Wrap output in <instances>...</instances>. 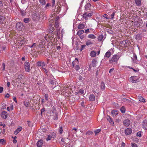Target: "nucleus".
<instances>
[{"instance_id": "f257e3e1", "label": "nucleus", "mask_w": 147, "mask_h": 147, "mask_svg": "<svg viewBox=\"0 0 147 147\" xmlns=\"http://www.w3.org/2000/svg\"><path fill=\"white\" fill-rule=\"evenodd\" d=\"M120 57V55L117 54H115L113 55L111 58L109 59L110 63L114 64H117L118 61Z\"/></svg>"}, {"instance_id": "f03ea898", "label": "nucleus", "mask_w": 147, "mask_h": 147, "mask_svg": "<svg viewBox=\"0 0 147 147\" xmlns=\"http://www.w3.org/2000/svg\"><path fill=\"white\" fill-rule=\"evenodd\" d=\"M32 18L34 20H38L40 18V13L39 11H35L32 15Z\"/></svg>"}, {"instance_id": "7ed1b4c3", "label": "nucleus", "mask_w": 147, "mask_h": 147, "mask_svg": "<svg viewBox=\"0 0 147 147\" xmlns=\"http://www.w3.org/2000/svg\"><path fill=\"white\" fill-rule=\"evenodd\" d=\"M57 35V32H56L55 34H54L53 33H49V34H47V35L45 36L44 37V38H45L46 40H47V37H48L49 39H52V38H56Z\"/></svg>"}, {"instance_id": "20e7f679", "label": "nucleus", "mask_w": 147, "mask_h": 147, "mask_svg": "<svg viewBox=\"0 0 147 147\" xmlns=\"http://www.w3.org/2000/svg\"><path fill=\"white\" fill-rule=\"evenodd\" d=\"M16 27L17 29L19 30H22L24 28V26L22 23L20 22L17 23Z\"/></svg>"}, {"instance_id": "39448f33", "label": "nucleus", "mask_w": 147, "mask_h": 147, "mask_svg": "<svg viewBox=\"0 0 147 147\" xmlns=\"http://www.w3.org/2000/svg\"><path fill=\"white\" fill-rule=\"evenodd\" d=\"M24 67L25 71L28 72H29L30 71V63L28 62H25L24 63Z\"/></svg>"}, {"instance_id": "423d86ee", "label": "nucleus", "mask_w": 147, "mask_h": 147, "mask_svg": "<svg viewBox=\"0 0 147 147\" xmlns=\"http://www.w3.org/2000/svg\"><path fill=\"white\" fill-rule=\"evenodd\" d=\"M139 80V78L136 76H133L130 77L129 79V82L133 83H136Z\"/></svg>"}, {"instance_id": "0eeeda50", "label": "nucleus", "mask_w": 147, "mask_h": 147, "mask_svg": "<svg viewBox=\"0 0 147 147\" xmlns=\"http://www.w3.org/2000/svg\"><path fill=\"white\" fill-rule=\"evenodd\" d=\"M93 13V12L92 11H91L88 14L87 13L85 12L83 15V17L85 20H87L90 17L92 16Z\"/></svg>"}, {"instance_id": "6e6552de", "label": "nucleus", "mask_w": 147, "mask_h": 147, "mask_svg": "<svg viewBox=\"0 0 147 147\" xmlns=\"http://www.w3.org/2000/svg\"><path fill=\"white\" fill-rule=\"evenodd\" d=\"M26 41L25 39L18 40L17 42V44L18 47H21Z\"/></svg>"}, {"instance_id": "1a4fd4ad", "label": "nucleus", "mask_w": 147, "mask_h": 147, "mask_svg": "<svg viewBox=\"0 0 147 147\" xmlns=\"http://www.w3.org/2000/svg\"><path fill=\"white\" fill-rule=\"evenodd\" d=\"M123 123L125 126L128 127L130 125L131 121L129 119H126L124 120Z\"/></svg>"}, {"instance_id": "9d476101", "label": "nucleus", "mask_w": 147, "mask_h": 147, "mask_svg": "<svg viewBox=\"0 0 147 147\" xmlns=\"http://www.w3.org/2000/svg\"><path fill=\"white\" fill-rule=\"evenodd\" d=\"M107 120L109 122L112 126H114V122L110 116L107 115Z\"/></svg>"}, {"instance_id": "9b49d317", "label": "nucleus", "mask_w": 147, "mask_h": 147, "mask_svg": "<svg viewBox=\"0 0 147 147\" xmlns=\"http://www.w3.org/2000/svg\"><path fill=\"white\" fill-rule=\"evenodd\" d=\"M7 112L4 111L1 113V116L3 118L6 119L7 117Z\"/></svg>"}, {"instance_id": "f8f14e48", "label": "nucleus", "mask_w": 147, "mask_h": 147, "mask_svg": "<svg viewBox=\"0 0 147 147\" xmlns=\"http://www.w3.org/2000/svg\"><path fill=\"white\" fill-rule=\"evenodd\" d=\"M132 132V129L130 128H127L125 130V132L126 135H129Z\"/></svg>"}, {"instance_id": "ddd939ff", "label": "nucleus", "mask_w": 147, "mask_h": 147, "mask_svg": "<svg viewBox=\"0 0 147 147\" xmlns=\"http://www.w3.org/2000/svg\"><path fill=\"white\" fill-rule=\"evenodd\" d=\"M111 55V52L109 51H108L105 54L104 56V58H107V59L109 58L110 56Z\"/></svg>"}, {"instance_id": "4468645a", "label": "nucleus", "mask_w": 147, "mask_h": 147, "mask_svg": "<svg viewBox=\"0 0 147 147\" xmlns=\"http://www.w3.org/2000/svg\"><path fill=\"white\" fill-rule=\"evenodd\" d=\"M128 42H129V41L126 40L122 41L121 44H123V47H126L127 46V43Z\"/></svg>"}, {"instance_id": "2eb2a0df", "label": "nucleus", "mask_w": 147, "mask_h": 147, "mask_svg": "<svg viewBox=\"0 0 147 147\" xmlns=\"http://www.w3.org/2000/svg\"><path fill=\"white\" fill-rule=\"evenodd\" d=\"M78 59L77 58H75V60L73 61L72 63V65H73V67H75L76 65H78Z\"/></svg>"}, {"instance_id": "dca6fc26", "label": "nucleus", "mask_w": 147, "mask_h": 147, "mask_svg": "<svg viewBox=\"0 0 147 147\" xmlns=\"http://www.w3.org/2000/svg\"><path fill=\"white\" fill-rule=\"evenodd\" d=\"M99 87L98 86H96L94 88L93 92L94 93H99Z\"/></svg>"}, {"instance_id": "f3484780", "label": "nucleus", "mask_w": 147, "mask_h": 147, "mask_svg": "<svg viewBox=\"0 0 147 147\" xmlns=\"http://www.w3.org/2000/svg\"><path fill=\"white\" fill-rule=\"evenodd\" d=\"M43 141L41 140H40L38 141L36 143L37 146L38 147H41L43 144Z\"/></svg>"}, {"instance_id": "a211bd4d", "label": "nucleus", "mask_w": 147, "mask_h": 147, "mask_svg": "<svg viewBox=\"0 0 147 147\" xmlns=\"http://www.w3.org/2000/svg\"><path fill=\"white\" fill-rule=\"evenodd\" d=\"M22 129V128L21 127H19L15 131L14 134L15 135H17L20 131Z\"/></svg>"}, {"instance_id": "6ab92c4d", "label": "nucleus", "mask_w": 147, "mask_h": 147, "mask_svg": "<svg viewBox=\"0 0 147 147\" xmlns=\"http://www.w3.org/2000/svg\"><path fill=\"white\" fill-rule=\"evenodd\" d=\"M118 114V111L116 110H113L111 111V114L113 116H116Z\"/></svg>"}, {"instance_id": "aec40b11", "label": "nucleus", "mask_w": 147, "mask_h": 147, "mask_svg": "<svg viewBox=\"0 0 147 147\" xmlns=\"http://www.w3.org/2000/svg\"><path fill=\"white\" fill-rule=\"evenodd\" d=\"M90 6L91 5L90 3H87L85 6V10H90Z\"/></svg>"}, {"instance_id": "412c9836", "label": "nucleus", "mask_w": 147, "mask_h": 147, "mask_svg": "<svg viewBox=\"0 0 147 147\" xmlns=\"http://www.w3.org/2000/svg\"><path fill=\"white\" fill-rule=\"evenodd\" d=\"M95 97L94 96L93 94H90L89 96V100L90 101H94L95 100Z\"/></svg>"}, {"instance_id": "4be33fe9", "label": "nucleus", "mask_w": 147, "mask_h": 147, "mask_svg": "<svg viewBox=\"0 0 147 147\" xmlns=\"http://www.w3.org/2000/svg\"><path fill=\"white\" fill-rule=\"evenodd\" d=\"M90 55L91 57H94L96 55V52L94 51H92L90 53Z\"/></svg>"}, {"instance_id": "5701e85b", "label": "nucleus", "mask_w": 147, "mask_h": 147, "mask_svg": "<svg viewBox=\"0 0 147 147\" xmlns=\"http://www.w3.org/2000/svg\"><path fill=\"white\" fill-rule=\"evenodd\" d=\"M97 63V61L96 60V59H94L92 60V65L93 67H95L96 66V64Z\"/></svg>"}, {"instance_id": "b1692460", "label": "nucleus", "mask_w": 147, "mask_h": 147, "mask_svg": "<svg viewBox=\"0 0 147 147\" xmlns=\"http://www.w3.org/2000/svg\"><path fill=\"white\" fill-rule=\"evenodd\" d=\"M85 26L84 24H81L78 26V28L79 29H83Z\"/></svg>"}, {"instance_id": "393cba45", "label": "nucleus", "mask_w": 147, "mask_h": 147, "mask_svg": "<svg viewBox=\"0 0 147 147\" xmlns=\"http://www.w3.org/2000/svg\"><path fill=\"white\" fill-rule=\"evenodd\" d=\"M133 23L134 24V26L136 27V28L139 27L140 26V24L137 21L134 22Z\"/></svg>"}, {"instance_id": "a878e982", "label": "nucleus", "mask_w": 147, "mask_h": 147, "mask_svg": "<svg viewBox=\"0 0 147 147\" xmlns=\"http://www.w3.org/2000/svg\"><path fill=\"white\" fill-rule=\"evenodd\" d=\"M142 36L139 34H137L136 35V39L138 40H140L142 38Z\"/></svg>"}, {"instance_id": "bb28decb", "label": "nucleus", "mask_w": 147, "mask_h": 147, "mask_svg": "<svg viewBox=\"0 0 147 147\" xmlns=\"http://www.w3.org/2000/svg\"><path fill=\"white\" fill-rule=\"evenodd\" d=\"M133 57L132 58L134 62H136L137 60V57L136 54L135 53H133Z\"/></svg>"}, {"instance_id": "cd10ccee", "label": "nucleus", "mask_w": 147, "mask_h": 147, "mask_svg": "<svg viewBox=\"0 0 147 147\" xmlns=\"http://www.w3.org/2000/svg\"><path fill=\"white\" fill-rule=\"evenodd\" d=\"M89 38L94 39L96 38V36L93 34H90L88 35V36Z\"/></svg>"}, {"instance_id": "c85d7f7f", "label": "nucleus", "mask_w": 147, "mask_h": 147, "mask_svg": "<svg viewBox=\"0 0 147 147\" xmlns=\"http://www.w3.org/2000/svg\"><path fill=\"white\" fill-rule=\"evenodd\" d=\"M135 3L137 6H139L141 5V0H135Z\"/></svg>"}, {"instance_id": "c756f323", "label": "nucleus", "mask_w": 147, "mask_h": 147, "mask_svg": "<svg viewBox=\"0 0 147 147\" xmlns=\"http://www.w3.org/2000/svg\"><path fill=\"white\" fill-rule=\"evenodd\" d=\"M51 84L53 85H54L53 86V88H55L56 86V83H57L56 80H51Z\"/></svg>"}, {"instance_id": "7c9ffc66", "label": "nucleus", "mask_w": 147, "mask_h": 147, "mask_svg": "<svg viewBox=\"0 0 147 147\" xmlns=\"http://www.w3.org/2000/svg\"><path fill=\"white\" fill-rule=\"evenodd\" d=\"M100 88L101 89L104 90L105 88V86L104 83L103 82H102L100 84Z\"/></svg>"}, {"instance_id": "2f4dec72", "label": "nucleus", "mask_w": 147, "mask_h": 147, "mask_svg": "<svg viewBox=\"0 0 147 147\" xmlns=\"http://www.w3.org/2000/svg\"><path fill=\"white\" fill-rule=\"evenodd\" d=\"M84 30H78L77 32V34L78 36L81 35L84 33Z\"/></svg>"}, {"instance_id": "473e14b6", "label": "nucleus", "mask_w": 147, "mask_h": 147, "mask_svg": "<svg viewBox=\"0 0 147 147\" xmlns=\"http://www.w3.org/2000/svg\"><path fill=\"white\" fill-rule=\"evenodd\" d=\"M5 19V17L3 16H0V24H2Z\"/></svg>"}, {"instance_id": "72a5a7b5", "label": "nucleus", "mask_w": 147, "mask_h": 147, "mask_svg": "<svg viewBox=\"0 0 147 147\" xmlns=\"http://www.w3.org/2000/svg\"><path fill=\"white\" fill-rule=\"evenodd\" d=\"M54 30V27L52 26L50 27L49 30V33H51L53 32Z\"/></svg>"}, {"instance_id": "f704fd0d", "label": "nucleus", "mask_w": 147, "mask_h": 147, "mask_svg": "<svg viewBox=\"0 0 147 147\" xmlns=\"http://www.w3.org/2000/svg\"><path fill=\"white\" fill-rule=\"evenodd\" d=\"M86 44L87 46H88L93 44V43L90 40H88L86 41Z\"/></svg>"}, {"instance_id": "c9c22d12", "label": "nucleus", "mask_w": 147, "mask_h": 147, "mask_svg": "<svg viewBox=\"0 0 147 147\" xmlns=\"http://www.w3.org/2000/svg\"><path fill=\"white\" fill-rule=\"evenodd\" d=\"M138 98L139 99V100L140 101L142 102H145V100L141 96H139Z\"/></svg>"}, {"instance_id": "e433bc0d", "label": "nucleus", "mask_w": 147, "mask_h": 147, "mask_svg": "<svg viewBox=\"0 0 147 147\" xmlns=\"http://www.w3.org/2000/svg\"><path fill=\"white\" fill-rule=\"evenodd\" d=\"M39 1L42 5H44L46 3V0H39Z\"/></svg>"}, {"instance_id": "4c0bfd02", "label": "nucleus", "mask_w": 147, "mask_h": 147, "mask_svg": "<svg viewBox=\"0 0 147 147\" xmlns=\"http://www.w3.org/2000/svg\"><path fill=\"white\" fill-rule=\"evenodd\" d=\"M23 77V75L22 74H19L18 75V78L16 79V80H17L18 79L19 80H21L22 79V78Z\"/></svg>"}, {"instance_id": "58836bf2", "label": "nucleus", "mask_w": 147, "mask_h": 147, "mask_svg": "<svg viewBox=\"0 0 147 147\" xmlns=\"http://www.w3.org/2000/svg\"><path fill=\"white\" fill-rule=\"evenodd\" d=\"M120 111L121 112L123 113H125V107L123 106L121 107L120 108Z\"/></svg>"}, {"instance_id": "ea45409f", "label": "nucleus", "mask_w": 147, "mask_h": 147, "mask_svg": "<svg viewBox=\"0 0 147 147\" xmlns=\"http://www.w3.org/2000/svg\"><path fill=\"white\" fill-rule=\"evenodd\" d=\"M24 105L26 107H28L30 105V103L29 102L24 101Z\"/></svg>"}, {"instance_id": "a19ab883", "label": "nucleus", "mask_w": 147, "mask_h": 147, "mask_svg": "<svg viewBox=\"0 0 147 147\" xmlns=\"http://www.w3.org/2000/svg\"><path fill=\"white\" fill-rule=\"evenodd\" d=\"M103 38V36L102 35H99L98 38V40L99 41H100L102 40Z\"/></svg>"}, {"instance_id": "79ce46f5", "label": "nucleus", "mask_w": 147, "mask_h": 147, "mask_svg": "<svg viewBox=\"0 0 147 147\" xmlns=\"http://www.w3.org/2000/svg\"><path fill=\"white\" fill-rule=\"evenodd\" d=\"M42 70L44 71L47 75H48L49 71L45 68L42 69Z\"/></svg>"}, {"instance_id": "37998d69", "label": "nucleus", "mask_w": 147, "mask_h": 147, "mask_svg": "<svg viewBox=\"0 0 147 147\" xmlns=\"http://www.w3.org/2000/svg\"><path fill=\"white\" fill-rule=\"evenodd\" d=\"M142 127L145 130L147 129V124H145L144 123H142Z\"/></svg>"}, {"instance_id": "c03bdc74", "label": "nucleus", "mask_w": 147, "mask_h": 147, "mask_svg": "<svg viewBox=\"0 0 147 147\" xmlns=\"http://www.w3.org/2000/svg\"><path fill=\"white\" fill-rule=\"evenodd\" d=\"M50 135L51 136L52 138L54 139L56 137V134L55 133L53 132Z\"/></svg>"}, {"instance_id": "a18cd8bd", "label": "nucleus", "mask_w": 147, "mask_h": 147, "mask_svg": "<svg viewBox=\"0 0 147 147\" xmlns=\"http://www.w3.org/2000/svg\"><path fill=\"white\" fill-rule=\"evenodd\" d=\"M59 130L60 134H61L63 132V128L62 126H60L59 129Z\"/></svg>"}, {"instance_id": "49530a36", "label": "nucleus", "mask_w": 147, "mask_h": 147, "mask_svg": "<svg viewBox=\"0 0 147 147\" xmlns=\"http://www.w3.org/2000/svg\"><path fill=\"white\" fill-rule=\"evenodd\" d=\"M7 110L9 111H10L11 110H12L13 109V105H12L10 107H7Z\"/></svg>"}, {"instance_id": "de8ad7c7", "label": "nucleus", "mask_w": 147, "mask_h": 147, "mask_svg": "<svg viewBox=\"0 0 147 147\" xmlns=\"http://www.w3.org/2000/svg\"><path fill=\"white\" fill-rule=\"evenodd\" d=\"M52 138L51 136L50 135H48L47 136V137L46 138L47 141L50 140Z\"/></svg>"}, {"instance_id": "09e8293b", "label": "nucleus", "mask_w": 147, "mask_h": 147, "mask_svg": "<svg viewBox=\"0 0 147 147\" xmlns=\"http://www.w3.org/2000/svg\"><path fill=\"white\" fill-rule=\"evenodd\" d=\"M42 62L41 61H38L36 63V65L40 67L41 65V64L42 63Z\"/></svg>"}, {"instance_id": "8fccbe9b", "label": "nucleus", "mask_w": 147, "mask_h": 147, "mask_svg": "<svg viewBox=\"0 0 147 147\" xmlns=\"http://www.w3.org/2000/svg\"><path fill=\"white\" fill-rule=\"evenodd\" d=\"M86 46L85 45H81V49H80V51H82V50H84L85 47H86Z\"/></svg>"}, {"instance_id": "3c124183", "label": "nucleus", "mask_w": 147, "mask_h": 147, "mask_svg": "<svg viewBox=\"0 0 147 147\" xmlns=\"http://www.w3.org/2000/svg\"><path fill=\"white\" fill-rule=\"evenodd\" d=\"M131 146L132 147H138V145L135 143H131Z\"/></svg>"}, {"instance_id": "603ef678", "label": "nucleus", "mask_w": 147, "mask_h": 147, "mask_svg": "<svg viewBox=\"0 0 147 147\" xmlns=\"http://www.w3.org/2000/svg\"><path fill=\"white\" fill-rule=\"evenodd\" d=\"M55 116L53 117V118L54 120H57L58 119L57 114V113H55Z\"/></svg>"}, {"instance_id": "864d4df0", "label": "nucleus", "mask_w": 147, "mask_h": 147, "mask_svg": "<svg viewBox=\"0 0 147 147\" xmlns=\"http://www.w3.org/2000/svg\"><path fill=\"white\" fill-rule=\"evenodd\" d=\"M20 13L22 16H24L25 15L26 12L24 10H21V11H20Z\"/></svg>"}, {"instance_id": "5fc2aeb1", "label": "nucleus", "mask_w": 147, "mask_h": 147, "mask_svg": "<svg viewBox=\"0 0 147 147\" xmlns=\"http://www.w3.org/2000/svg\"><path fill=\"white\" fill-rule=\"evenodd\" d=\"M0 143L2 144H4L5 143V141L4 139H2L0 140Z\"/></svg>"}, {"instance_id": "6e6d98bb", "label": "nucleus", "mask_w": 147, "mask_h": 147, "mask_svg": "<svg viewBox=\"0 0 147 147\" xmlns=\"http://www.w3.org/2000/svg\"><path fill=\"white\" fill-rule=\"evenodd\" d=\"M101 131V130L100 129H97L96 130L94 131V132L96 134H97V133H99Z\"/></svg>"}, {"instance_id": "4d7b16f0", "label": "nucleus", "mask_w": 147, "mask_h": 147, "mask_svg": "<svg viewBox=\"0 0 147 147\" xmlns=\"http://www.w3.org/2000/svg\"><path fill=\"white\" fill-rule=\"evenodd\" d=\"M115 15V12H113L111 15V18L113 19L114 18Z\"/></svg>"}, {"instance_id": "13d9d810", "label": "nucleus", "mask_w": 147, "mask_h": 147, "mask_svg": "<svg viewBox=\"0 0 147 147\" xmlns=\"http://www.w3.org/2000/svg\"><path fill=\"white\" fill-rule=\"evenodd\" d=\"M24 22L25 23H28L29 22V19L28 18H25L24 19Z\"/></svg>"}, {"instance_id": "bf43d9fd", "label": "nucleus", "mask_w": 147, "mask_h": 147, "mask_svg": "<svg viewBox=\"0 0 147 147\" xmlns=\"http://www.w3.org/2000/svg\"><path fill=\"white\" fill-rule=\"evenodd\" d=\"M61 10V7L59 6H58L57 7V10H56V11L58 13H59V12Z\"/></svg>"}, {"instance_id": "052dcab7", "label": "nucleus", "mask_w": 147, "mask_h": 147, "mask_svg": "<svg viewBox=\"0 0 147 147\" xmlns=\"http://www.w3.org/2000/svg\"><path fill=\"white\" fill-rule=\"evenodd\" d=\"M75 66L76 67H74L75 68V69H76V70L77 71L80 68V67L78 65H75Z\"/></svg>"}, {"instance_id": "680f3d73", "label": "nucleus", "mask_w": 147, "mask_h": 147, "mask_svg": "<svg viewBox=\"0 0 147 147\" xmlns=\"http://www.w3.org/2000/svg\"><path fill=\"white\" fill-rule=\"evenodd\" d=\"M51 5L49 3H48L45 5V9H47Z\"/></svg>"}, {"instance_id": "e2e57ef3", "label": "nucleus", "mask_w": 147, "mask_h": 147, "mask_svg": "<svg viewBox=\"0 0 147 147\" xmlns=\"http://www.w3.org/2000/svg\"><path fill=\"white\" fill-rule=\"evenodd\" d=\"M55 26L57 27H58L59 26V23L57 21H55Z\"/></svg>"}, {"instance_id": "0e129e2a", "label": "nucleus", "mask_w": 147, "mask_h": 147, "mask_svg": "<svg viewBox=\"0 0 147 147\" xmlns=\"http://www.w3.org/2000/svg\"><path fill=\"white\" fill-rule=\"evenodd\" d=\"M92 132L91 131H88L86 133V135H92Z\"/></svg>"}, {"instance_id": "69168bd1", "label": "nucleus", "mask_w": 147, "mask_h": 147, "mask_svg": "<svg viewBox=\"0 0 147 147\" xmlns=\"http://www.w3.org/2000/svg\"><path fill=\"white\" fill-rule=\"evenodd\" d=\"M137 136L139 137H141L142 136L141 132L140 131L138 132L137 134Z\"/></svg>"}, {"instance_id": "338daca9", "label": "nucleus", "mask_w": 147, "mask_h": 147, "mask_svg": "<svg viewBox=\"0 0 147 147\" xmlns=\"http://www.w3.org/2000/svg\"><path fill=\"white\" fill-rule=\"evenodd\" d=\"M36 45V44L35 43H34L32 44V45L29 46V47L30 48H33L35 47Z\"/></svg>"}, {"instance_id": "774afa93", "label": "nucleus", "mask_w": 147, "mask_h": 147, "mask_svg": "<svg viewBox=\"0 0 147 147\" xmlns=\"http://www.w3.org/2000/svg\"><path fill=\"white\" fill-rule=\"evenodd\" d=\"M42 63L41 66H42V69L43 68H45L44 67L45 66V63L43 62H42Z\"/></svg>"}]
</instances>
